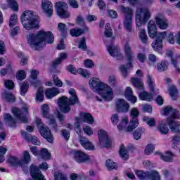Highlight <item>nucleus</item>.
Wrapping results in <instances>:
<instances>
[{"mask_svg": "<svg viewBox=\"0 0 180 180\" xmlns=\"http://www.w3.org/2000/svg\"><path fill=\"white\" fill-rule=\"evenodd\" d=\"M90 88L100 96H96L98 102H102V99L105 102H110L113 99V89L109 84L102 82L101 79L93 77L89 81Z\"/></svg>", "mask_w": 180, "mask_h": 180, "instance_id": "1", "label": "nucleus"}, {"mask_svg": "<svg viewBox=\"0 0 180 180\" xmlns=\"http://www.w3.org/2000/svg\"><path fill=\"white\" fill-rule=\"evenodd\" d=\"M27 42L32 49L34 50H40L48 44L54 43V35L50 31L41 30L37 34H30L27 37Z\"/></svg>", "mask_w": 180, "mask_h": 180, "instance_id": "2", "label": "nucleus"}, {"mask_svg": "<svg viewBox=\"0 0 180 180\" xmlns=\"http://www.w3.org/2000/svg\"><path fill=\"white\" fill-rule=\"evenodd\" d=\"M139 116H140V111L137 108H133L130 111V121L128 127L129 117H123L117 125L118 130L125 129V131H133L136 127H139Z\"/></svg>", "mask_w": 180, "mask_h": 180, "instance_id": "3", "label": "nucleus"}, {"mask_svg": "<svg viewBox=\"0 0 180 180\" xmlns=\"http://www.w3.org/2000/svg\"><path fill=\"white\" fill-rule=\"evenodd\" d=\"M69 94L71 96L69 98L65 96L60 97L58 101V105L63 113H70L71 105L79 103L77 91L74 89H69Z\"/></svg>", "mask_w": 180, "mask_h": 180, "instance_id": "4", "label": "nucleus"}, {"mask_svg": "<svg viewBox=\"0 0 180 180\" xmlns=\"http://www.w3.org/2000/svg\"><path fill=\"white\" fill-rule=\"evenodd\" d=\"M21 23L26 30L39 27V17L32 11H25L21 15Z\"/></svg>", "mask_w": 180, "mask_h": 180, "instance_id": "5", "label": "nucleus"}, {"mask_svg": "<svg viewBox=\"0 0 180 180\" xmlns=\"http://www.w3.org/2000/svg\"><path fill=\"white\" fill-rule=\"evenodd\" d=\"M124 54L125 58L127 60L128 63L124 65H121L120 66V70L123 75V77H127V70L129 68H133V60H134V53L131 50V47L129 43H127L124 46Z\"/></svg>", "mask_w": 180, "mask_h": 180, "instance_id": "6", "label": "nucleus"}, {"mask_svg": "<svg viewBox=\"0 0 180 180\" xmlns=\"http://www.w3.org/2000/svg\"><path fill=\"white\" fill-rule=\"evenodd\" d=\"M120 9L124 15V27L127 32L131 33L133 32V10L124 6H120Z\"/></svg>", "mask_w": 180, "mask_h": 180, "instance_id": "7", "label": "nucleus"}, {"mask_svg": "<svg viewBox=\"0 0 180 180\" xmlns=\"http://www.w3.org/2000/svg\"><path fill=\"white\" fill-rule=\"evenodd\" d=\"M151 13L148 8H139L136 11V26L141 27L142 25H145L150 20Z\"/></svg>", "mask_w": 180, "mask_h": 180, "instance_id": "8", "label": "nucleus"}, {"mask_svg": "<svg viewBox=\"0 0 180 180\" xmlns=\"http://www.w3.org/2000/svg\"><path fill=\"white\" fill-rule=\"evenodd\" d=\"M36 123L39 129L41 136L44 137V139H46L49 143H53V135L51 134L50 129L44 126V124L41 122V120H40V118L36 119Z\"/></svg>", "mask_w": 180, "mask_h": 180, "instance_id": "9", "label": "nucleus"}, {"mask_svg": "<svg viewBox=\"0 0 180 180\" xmlns=\"http://www.w3.org/2000/svg\"><path fill=\"white\" fill-rule=\"evenodd\" d=\"M42 110V116L47 119L49 124L52 126L53 129H54L55 131H58V129H57V124H56V119H54V116L50 115V107L47 104H44L41 106Z\"/></svg>", "mask_w": 180, "mask_h": 180, "instance_id": "10", "label": "nucleus"}, {"mask_svg": "<svg viewBox=\"0 0 180 180\" xmlns=\"http://www.w3.org/2000/svg\"><path fill=\"white\" fill-rule=\"evenodd\" d=\"M55 7L58 16H60L62 18L70 17V13H68V11H67L68 8L67 4L63 1H59L56 3Z\"/></svg>", "mask_w": 180, "mask_h": 180, "instance_id": "11", "label": "nucleus"}, {"mask_svg": "<svg viewBox=\"0 0 180 180\" xmlns=\"http://www.w3.org/2000/svg\"><path fill=\"white\" fill-rule=\"evenodd\" d=\"M98 136L100 145L102 147H106L107 148H109V147H110L112 144V141H110V139H109V136H108V132L104 130H100L98 132Z\"/></svg>", "mask_w": 180, "mask_h": 180, "instance_id": "12", "label": "nucleus"}, {"mask_svg": "<svg viewBox=\"0 0 180 180\" xmlns=\"http://www.w3.org/2000/svg\"><path fill=\"white\" fill-rule=\"evenodd\" d=\"M155 20L159 29H161L162 30H165L166 29H168V27L169 26V22L168 21V19H167V18L164 16V15H156Z\"/></svg>", "mask_w": 180, "mask_h": 180, "instance_id": "13", "label": "nucleus"}, {"mask_svg": "<svg viewBox=\"0 0 180 180\" xmlns=\"http://www.w3.org/2000/svg\"><path fill=\"white\" fill-rule=\"evenodd\" d=\"M12 112L15 117H18L22 123H27V118L25 116V115H27L28 113L27 107H24L22 111L19 108H14Z\"/></svg>", "mask_w": 180, "mask_h": 180, "instance_id": "14", "label": "nucleus"}, {"mask_svg": "<svg viewBox=\"0 0 180 180\" xmlns=\"http://www.w3.org/2000/svg\"><path fill=\"white\" fill-rule=\"evenodd\" d=\"M107 50L109 52L110 56H111V57H115L117 60H123V58H124L123 53H122L120 50L115 46L113 44L107 46Z\"/></svg>", "mask_w": 180, "mask_h": 180, "instance_id": "15", "label": "nucleus"}, {"mask_svg": "<svg viewBox=\"0 0 180 180\" xmlns=\"http://www.w3.org/2000/svg\"><path fill=\"white\" fill-rule=\"evenodd\" d=\"M73 155L75 160L78 164H82L86 162V161H89V155L81 150L75 151Z\"/></svg>", "mask_w": 180, "mask_h": 180, "instance_id": "16", "label": "nucleus"}, {"mask_svg": "<svg viewBox=\"0 0 180 180\" xmlns=\"http://www.w3.org/2000/svg\"><path fill=\"white\" fill-rule=\"evenodd\" d=\"M30 172L31 176L35 180H46L40 169L33 165L30 167Z\"/></svg>", "mask_w": 180, "mask_h": 180, "instance_id": "17", "label": "nucleus"}, {"mask_svg": "<svg viewBox=\"0 0 180 180\" xmlns=\"http://www.w3.org/2000/svg\"><path fill=\"white\" fill-rule=\"evenodd\" d=\"M68 71L73 74V75H77V73L80 74V75L84 77V78H88V77L91 75V73L88 70L82 68H79L77 70V69H75V68L71 65L68 67Z\"/></svg>", "mask_w": 180, "mask_h": 180, "instance_id": "18", "label": "nucleus"}, {"mask_svg": "<svg viewBox=\"0 0 180 180\" xmlns=\"http://www.w3.org/2000/svg\"><path fill=\"white\" fill-rule=\"evenodd\" d=\"M175 119H176V117H174V118L167 117V123L169 124V129L170 130H172L173 133H180V130H179L180 124Z\"/></svg>", "mask_w": 180, "mask_h": 180, "instance_id": "19", "label": "nucleus"}, {"mask_svg": "<svg viewBox=\"0 0 180 180\" xmlns=\"http://www.w3.org/2000/svg\"><path fill=\"white\" fill-rule=\"evenodd\" d=\"M116 108L118 112H127L129 110V103L122 98H120L116 101L115 102Z\"/></svg>", "mask_w": 180, "mask_h": 180, "instance_id": "20", "label": "nucleus"}, {"mask_svg": "<svg viewBox=\"0 0 180 180\" xmlns=\"http://www.w3.org/2000/svg\"><path fill=\"white\" fill-rule=\"evenodd\" d=\"M79 143L82 147L85 148V150H89V151H92V150H95V146H94V144H92V143L89 141V140L86 137L80 136Z\"/></svg>", "mask_w": 180, "mask_h": 180, "instance_id": "21", "label": "nucleus"}, {"mask_svg": "<svg viewBox=\"0 0 180 180\" xmlns=\"http://www.w3.org/2000/svg\"><path fill=\"white\" fill-rule=\"evenodd\" d=\"M42 8L49 18L53 15V4L49 0H42Z\"/></svg>", "mask_w": 180, "mask_h": 180, "instance_id": "22", "label": "nucleus"}, {"mask_svg": "<svg viewBox=\"0 0 180 180\" xmlns=\"http://www.w3.org/2000/svg\"><path fill=\"white\" fill-rule=\"evenodd\" d=\"M148 32L150 39H154L157 36V25L155 21L151 20L148 25Z\"/></svg>", "mask_w": 180, "mask_h": 180, "instance_id": "23", "label": "nucleus"}, {"mask_svg": "<svg viewBox=\"0 0 180 180\" xmlns=\"http://www.w3.org/2000/svg\"><path fill=\"white\" fill-rule=\"evenodd\" d=\"M21 134L28 143H32V144H35V146H40V141L36 136L29 135L25 131H22Z\"/></svg>", "mask_w": 180, "mask_h": 180, "instance_id": "24", "label": "nucleus"}, {"mask_svg": "<svg viewBox=\"0 0 180 180\" xmlns=\"http://www.w3.org/2000/svg\"><path fill=\"white\" fill-rule=\"evenodd\" d=\"M164 115L165 116H169L170 119H174V117H176V115H178V111L176 109L172 108L171 106H167L163 109Z\"/></svg>", "mask_w": 180, "mask_h": 180, "instance_id": "25", "label": "nucleus"}, {"mask_svg": "<svg viewBox=\"0 0 180 180\" xmlns=\"http://www.w3.org/2000/svg\"><path fill=\"white\" fill-rule=\"evenodd\" d=\"M125 98L131 103H136L137 102V97L133 95V89L131 87L128 86L125 90Z\"/></svg>", "mask_w": 180, "mask_h": 180, "instance_id": "26", "label": "nucleus"}, {"mask_svg": "<svg viewBox=\"0 0 180 180\" xmlns=\"http://www.w3.org/2000/svg\"><path fill=\"white\" fill-rule=\"evenodd\" d=\"M158 131H159L161 134H167L169 131V129L167 126V122L165 120H161L158 124Z\"/></svg>", "mask_w": 180, "mask_h": 180, "instance_id": "27", "label": "nucleus"}, {"mask_svg": "<svg viewBox=\"0 0 180 180\" xmlns=\"http://www.w3.org/2000/svg\"><path fill=\"white\" fill-rule=\"evenodd\" d=\"M60 94L58 89L56 87L49 88L45 91V95L48 99H51Z\"/></svg>", "mask_w": 180, "mask_h": 180, "instance_id": "28", "label": "nucleus"}, {"mask_svg": "<svg viewBox=\"0 0 180 180\" xmlns=\"http://www.w3.org/2000/svg\"><path fill=\"white\" fill-rule=\"evenodd\" d=\"M80 117H81V120H82V122L89 123V124H92V123H94V122H95L92 115L88 112H81Z\"/></svg>", "mask_w": 180, "mask_h": 180, "instance_id": "29", "label": "nucleus"}, {"mask_svg": "<svg viewBox=\"0 0 180 180\" xmlns=\"http://www.w3.org/2000/svg\"><path fill=\"white\" fill-rule=\"evenodd\" d=\"M131 83L137 89H140L143 91L144 89V83H143V80L139 78L132 77L131 79Z\"/></svg>", "mask_w": 180, "mask_h": 180, "instance_id": "30", "label": "nucleus"}, {"mask_svg": "<svg viewBox=\"0 0 180 180\" xmlns=\"http://www.w3.org/2000/svg\"><path fill=\"white\" fill-rule=\"evenodd\" d=\"M155 154L159 155L161 160H163V161H166L167 162H171V161H172V158H174V154L171 152H167L165 156L160 152H156Z\"/></svg>", "mask_w": 180, "mask_h": 180, "instance_id": "31", "label": "nucleus"}, {"mask_svg": "<svg viewBox=\"0 0 180 180\" xmlns=\"http://www.w3.org/2000/svg\"><path fill=\"white\" fill-rule=\"evenodd\" d=\"M139 38L141 40V43H143V44H147V43H148V37L146 33L145 29L139 30Z\"/></svg>", "mask_w": 180, "mask_h": 180, "instance_id": "32", "label": "nucleus"}, {"mask_svg": "<svg viewBox=\"0 0 180 180\" xmlns=\"http://www.w3.org/2000/svg\"><path fill=\"white\" fill-rule=\"evenodd\" d=\"M119 153L122 160H129V150L124 148V145L121 146Z\"/></svg>", "mask_w": 180, "mask_h": 180, "instance_id": "33", "label": "nucleus"}, {"mask_svg": "<svg viewBox=\"0 0 180 180\" xmlns=\"http://www.w3.org/2000/svg\"><path fill=\"white\" fill-rule=\"evenodd\" d=\"M139 98L141 99V101L150 102V101H153V95L148 92L143 91L139 94Z\"/></svg>", "mask_w": 180, "mask_h": 180, "instance_id": "34", "label": "nucleus"}, {"mask_svg": "<svg viewBox=\"0 0 180 180\" xmlns=\"http://www.w3.org/2000/svg\"><path fill=\"white\" fill-rule=\"evenodd\" d=\"M148 179H149V180H160L161 176H160V174L158 173V172H157L155 170H153V171L148 172Z\"/></svg>", "mask_w": 180, "mask_h": 180, "instance_id": "35", "label": "nucleus"}, {"mask_svg": "<svg viewBox=\"0 0 180 180\" xmlns=\"http://www.w3.org/2000/svg\"><path fill=\"white\" fill-rule=\"evenodd\" d=\"M3 99H5L7 102H15V96L9 91H4L2 94Z\"/></svg>", "mask_w": 180, "mask_h": 180, "instance_id": "36", "label": "nucleus"}, {"mask_svg": "<svg viewBox=\"0 0 180 180\" xmlns=\"http://www.w3.org/2000/svg\"><path fill=\"white\" fill-rule=\"evenodd\" d=\"M168 61L163 60L160 63H158L157 70L160 72H162L163 71H167L168 70Z\"/></svg>", "mask_w": 180, "mask_h": 180, "instance_id": "37", "label": "nucleus"}, {"mask_svg": "<svg viewBox=\"0 0 180 180\" xmlns=\"http://www.w3.org/2000/svg\"><path fill=\"white\" fill-rule=\"evenodd\" d=\"M152 47L155 51L160 53V50H162V41L156 39L153 43H152Z\"/></svg>", "mask_w": 180, "mask_h": 180, "instance_id": "38", "label": "nucleus"}, {"mask_svg": "<svg viewBox=\"0 0 180 180\" xmlns=\"http://www.w3.org/2000/svg\"><path fill=\"white\" fill-rule=\"evenodd\" d=\"M65 59H67V53H60V58L53 60V62L52 63V67H56V65L61 64V61H63V60H65Z\"/></svg>", "mask_w": 180, "mask_h": 180, "instance_id": "39", "label": "nucleus"}, {"mask_svg": "<svg viewBox=\"0 0 180 180\" xmlns=\"http://www.w3.org/2000/svg\"><path fill=\"white\" fill-rule=\"evenodd\" d=\"M135 174L141 180L148 179V172H144L141 170H136Z\"/></svg>", "mask_w": 180, "mask_h": 180, "instance_id": "40", "label": "nucleus"}, {"mask_svg": "<svg viewBox=\"0 0 180 180\" xmlns=\"http://www.w3.org/2000/svg\"><path fill=\"white\" fill-rule=\"evenodd\" d=\"M30 161V154L27 150L24 151L23 153V157L22 161H20V165H23V164H29V162Z\"/></svg>", "mask_w": 180, "mask_h": 180, "instance_id": "41", "label": "nucleus"}, {"mask_svg": "<svg viewBox=\"0 0 180 180\" xmlns=\"http://www.w3.org/2000/svg\"><path fill=\"white\" fill-rule=\"evenodd\" d=\"M70 33L73 37H78V36H81V34L84 33V30L79 28H73L70 30Z\"/></svg>", "mask_w": 180, "mask_h": 180, "instance_id": "42", "label": "nucleus"}, {"mask_svg": "<svg viewBox=\"0 0 180 180\" xmlns=\"http://www.w3.org/2000/svg\"><path fill=\"white\" fill-rule=\"evenodd\" d=\"M105 166L108 171H112V169H116L117 168V165L112 161L110 159L107 160L105 162Z\"/></svg>", "mask_w": 180, "mask_h": 180, "instance_id": "43", "label": "nucleus"}, {"mask_svg": "<svg viewBox=\"0 0 180 180\" xmlns=\"http://www.w3.org/2000/svg\"><path fill=\"white\" fill-rule=\"evenodd\" d=\"M39 155H40V157H41V158L43 160H50L51 154H50L49 150H47L46 148H42L41 150Z\"/></svg>", "mask_w": 180, "mask_h": 180, "instance_id": "44", "label": "nucleus"}, {"mask_svg": "<svg viewBox=\"0 0 180 180\" xmlns=\"http://www.w3.org/2000/svg\"><path fill=\"white\" fill-rule=\"evenodd\" d=\"M169 92L172 99H176V96H178V89L175 86H171L169 89Z\"/></svg>", "mask_w": 180, "mask_h": 180, "instance_id": "45", "label": "nucleus"}, {"mask_svg": "<svg viewBox=\"0 0 180 180\" xmlns=\"http://www.w3.org/2000/svg\"><path fill=\"white\" fill-rule=\"evenodd\" d=\"M178 58H180V54L176 55L174 57L171 58V63L172 65L176 68V71H180L179 66L178 65Z\"/></svg>", "mask_w": 180, "mask_h": 180, "instance_id": "46", "label": "nucleus"}, {"mask_svg": "<svg viewBox=\"0 0 180 180\" xmlns=\"http://www.w3.org/2000/svg\"><path fill=\"white\" fill-rule=\"evenodd\" d=\"M36 99L38 102H43L44 101V95H43V87H39L36 96Z\"/></svg>", "mask_w": 180, "mask_h": 180, "instance_id": "47", "label": "nucleus"}, {"mask_svg": "<svg viewBox=\"0 0 180 180\" xmlns=\"http://www.w3.org/2000/svg\"><path fill=\"white\" fill-rule=\"evenodd\" d=\"M53 176L55 180H67V176L60 172H55Z\"/></svg>", "mask_w": 180, "mask_h": 180, "instance_id": "48", "label": "nucleus"}, {"mask_svg": "<svg viewBox=\"0 0 180 180\" xmlns=\"http://www.w3.org/2000/svg\"><path fill=\"white\" fill-rule=\"evenodd\" d=\"M147 84H148L150 91H154L155 83H154V80H153V77L150 75H147Z\"/></svg>", "mask_w": 180, "mask_h": 180, "instance_id": "49", "label": "nucleus"}, {"mask_svg": "<svg viewBox=\"0 0 180 180\" xmlns=\"http://www.w3.org/2000/svg\"><path fill=\"white\" fill-rule=\"evenodd\" d=\"M75 120L76 122L75 123V129L76 130V133L79 134V133H81V127H79V124L82 123V120L78 117H76Z\"/></svg>", "mask_w": 180, "mask_h": 180, "instance_id": "50", "label": "nucleus"}, {"mask_svg": "<svg viewBox=\"0 0 180 180\" xmlns=\"http://www.w3.org/2000/svg\"><path fill=\"white\" fill-rule=\"evenodd\" d=\"M18 23V15L16 14H13L10 17L9 26L10 27H13V26H16Z\"/></svg>", "mask_w": 180, "mask_h": 180, "instance_id": "51", "label": "nucleus"}, {"mask_svg": "<svg viewBox=\"0 0 180 180\" xmlns=\"http://www.w3.org/2000/svg\"><path fill=\"white\" fill-rule=\"evenodd\" d=\"M4 120H6L9 123L10 126H13V124H15V123H16V122L13 119V117H12V115H11V114H5L4 115Z\"/></svg>", "mask_w": 180, "mask_h": 180, "instance_id": "52", "label": "nucleus"}, {"mask_svg": "<svg viewBox=\"0 0 180 180\" xmlns=\"http://www.w3.org/2000/svg\"><path fill=\"white\" fill-rule=\"evenodd\" d=\"M8 149L4 146H0V162L5 161V154H6Z\"/></svg>", "mask_w": 180, "mask_h": 180, "instance_id": "53", "label": "nucleus"}, {"mask_svg": "<svg viewBox=\"0 0 180 180\" xmlns=\"http://www.w3.org/2000/svg\"><path fill=\"white\" fill-rule=\"evenodd\" d=\"M27 89H29V84L26 82H24L20 86V94L22 96L27 92Z\"/></svg>", "mask_w": 180, "mask_h": 180, "instance_id": "54", "label": "nucleus"}, {"mask_svg": "<svg viewBox=\"0 0 180 180\" xmlns=\"http://www.w3.org/2000/svg\"><path fill=\"white\" fill-rule=\"evenodd\" d=\"M154 151V145L150 143L146 146L145 148V154L146 155H150L153 154V152Z\"/></svg>", "mask_w": 180, "mask_h": 180, "instance_id": "55", "label": "nucleus"}, {"mask_svg": "<svg viewBox=\"0 0 180 180\" xmlns=\"http://www.w3.org/2000/svg\"><path fill=\"white\" fill-rule=\"evenodd\" d=\"M141 134H143V129L141 128H138L134 132V139L135 140H140V139H141Z\"/></svg>", "mask_w": 180, "mask_h": 180, "instance_id": "56", "label": "nucleus"}, {"mask_svg": "<svg viewBox=\"0 0 180 180\" xmlns=\"http://www.w3.org/2000/svg\"><path fill=\"white\" fill-rule=\"evenodd\" d=\"M104 34L106 37H110L113 33L112 32V28H110V24L107 23L105 25Z\"/></svg>", "mask_w": 180, "mask_h": 180, "instance_id": "57", "label": "nucleus"}, {"mask_svg": "<svg viewBox=\"0 0 180 180\" xmlns=\"http://www.w3.org/2000/svg\"><path fill=\"white\" fill-rule=\"evenodd\" d=\"M108 84H110V86H116L117 85V80L114 75L109 76Z\"/></svg>", "mask_w": 180, "mask_h": 180, "instance_id": "58", "label": "nucleus"}, {"mask_svg": "<svg viewBox=\"0 0 180 180\" xmlns=\"http://www.w3.org/2000/svg\"><path fill=\"white\" fill-rule=\"evenodd\" d=\"M7 2L13 11H18L19 7L18 6V3H16L15 0H7Z\"/></svg>", "mask_w": 180, "mask_h": 180, "instance_id": "59", "label": "nucleus"}, {"mask_svg": "<svg viewBox=\"0 0 180 180\" xmlns=\"http://www.w3.org/2000/svg\"><path fill=\"white\" fill-rule=\"evenodd\" d=\"M83 131L84 134H86V136H92V134H94V130L89 126H84L83 127Z\"/></svg>", "mask_w": 180, "mask_h": 180, "instance_id": "60", "label": "nucleus"}, {"mask_svg": "<svg viewBox=\"0 0 180 180\" xmlns=\"http://www.w3.org/2000/svg\"><path fill=\"white\" fill-rule=\"evenodd\" d=\"M8 162L10 164H11V165H18L19 164L20 165V161H19V159H18L16 157L11 156L8 158Z\"/></svg>", "mask_w": 180, "mask_h": 180, "instance_id": "61", "label": "nucleus"}, {"mask_svg": "<svg viewBox=\"0 0 180 180\" xmlns=\"http://www.w3.org/2000/svg\"><path fill=\"white\" fill-rule=\"evenodd\" d=\"M16 78L19 79V81H23V79L26 78V73L24 70H20L16 74Z\"/></svg>", "mask_w": 180, "mask_h": 180, "instance_id": "62", "label": "nucleus"}, {"mask_svg": "<svg viewBox=\"0 0 180 180\" xmlns=\"http://www.w3.org/2000/svg\"><path fill=\"white\" fill-rule=\"evenodd\" d=\"M155 37H156V40L162 41V40H164V39L167 37V32H162L159 33L156 32Z\"/></svg>", "mask_w": 180, "mask_h": 180, "instance_id": "63", "label": "nucleus"}, {"mask_svg": "<svg viewBox=\"0 0 180 180\" xmlns=\"http://www.w3.org/2000/svg\"><path fill=\"white\" fill-rule=\"evenodd\" d=\"M4 86L8 89H13L15 88V83L12 80H6L4 81Z\"/></svg>", "mask_w": 180, "mask_h": 180, "instance_id": "64", "label": "nucleus"}]
</instances>
